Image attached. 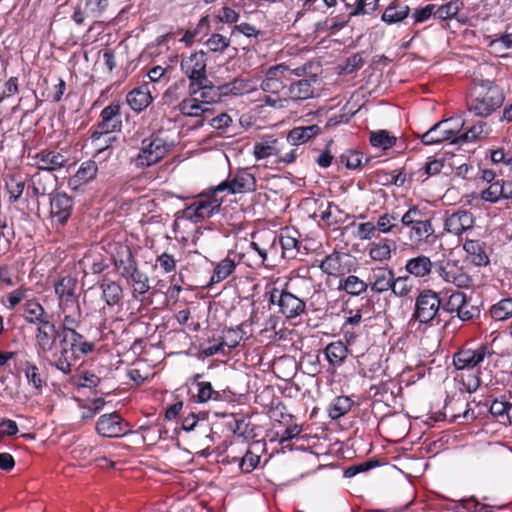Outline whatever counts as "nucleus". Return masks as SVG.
Instances as JSON below:
<instances>
[{"mask_svg":"<svg viewBox=\"0 0 512 512\" xmlns=\"http://www.w3.org/2000/svg\"><path fill=\"white\" fill-rule=\"evenodd\" d=\"M432 220L430 212L418 205H411L402 215L400 222L408 229L407 236L412 246L419 248L434 242L436 235Z\"/></svg>","mask_w":512,"mask_h":512,"instance_id":"nucleus-3","label":"nucleus"},{"mask_svg":"<svg viewBox=\"0 0 512 512\" xmlns=\"http://www.w3.org/2000/svg\"><path fill=\"white\" fill-rule=\"evenodd\" d=\"M394 271L388 266H379L371 268L367 283L369 288L374 293H384L390 290Z\"/></svg>","mask_w":512,"mask_h":512,"instance_id":"nucleus-22","label":"nucleus"},{"mask_svg":"<svg viewBox=\"0 0 512 512\" xmlns=\"http://www.w3.org/2000/svg\"><path fill=\"white\" fill-rule=\"evenodd\" d=\"M503 191L504 179H500L493 183H489L488 187L480 192V198L484 202L495 204L503 199Z\"/></svg>","mask_w":512,"mask_h":512,"instance_id":"nucleus-51","label":"nucleus"},{"mask_svg":"<svg viewBox=\"0 0 512 512\" xmlns=\"http://www.w3.org/2000/svg\"><path fill=\"white\" fill-rule=\"evenodd\" d=\"M89 131L91 146L95 151L94 157L105 154L106 152L107 156L110 155V148L112 144L117 141V137L113 135V133H104L103 130L95 127H91Z\"/></svg>","mask_w":512,"mask_h":512,"instance_id":"nucleus-32","label":"nucleus"},{"mask_svg":"<svg viewBox=\"0 0 512 512\" xmlns=\"http://www.w3.org/2000/svg\"><path fill=\"white\" fill-rule=\"evenodd\" d=\"M98 173V165L94 160L82 162L77 172L70 178L69 185L75 187L85 185L94 180Z\"/></svg>","mask_w":512,"mask_h":512,"instance_id":"nucleus-40","label":"nucleus"},{"mask_svg":"<svg viewBox=\"0 0 512 512\" xmlns=\"http://www.w3.org/2000/svg\"><path fill=\"white\" fill-rule=\"evenodd\" d=\"M489 134V128L486 122L478 121L471 127L467 128L458 136L459 143L475 142L486 138Z\"/></svg>","mask_w":512,"mask_h":512,"instance_id":"nucleus-48","label":"nucleus"},{"mask_svg":"<svg viewBox=\"0 0 512 512\" xmlns=\"http://www.w3.org/2000/svg\"><path fill=\"white\" fill-rule=\"evenodd\" d=\"M288 285V282L283 287L277 286V282L268 283L265 286V297L275 312L287 319H293L306 313V303L291 293L288 290Z\"/></svg>","mask_w":512,"mask_h":512,"instance_id":"nucleus-5","label":"nucleus"},{"mask_svg":"<svg viewBox=\"0 0 512 512\" xmlns=\"http://www.w3.org/2000/svg\"><path fill=\"white\" fill-rule=\"evenodd\" d=\"M245 332L240 326L236 328H228L223 330L221 341L224 347H227L229 350L236 348L240 341L243 339Z\"/></svg>","mask_w":512,"mask_h":512,"instance_id":"nucleus-60","label":"nucleus"},{"mask_svg":"<svg viewBox=\"0 0 512 512\" xmlns=\"http://www.w3.org/2000/svg\"><path fill=\"white\" fill-rule=\"evenodd\" d=\"M432 268L433 263L431 259L423 254L408 259L405 264L406 272L416 278L428 277L432 272Z\"/></svg>","mask_w":512,"mask_h":512,"instance_id":"nucleus-39","label":"nucleus"},{"mask_svg":"<svg viewBox=\"0 0 512 512\" xmlns=\"http://www.w3.org/2000/svg\"><path fill=\"white\" fill-rule=\"evenodd\" d=\"M396 244L393 240L383 238L378 242H372L368 246V254L374 261H387L392 256V250H395Z\"/></svg>","mask_w":512,"mask_h":512,"instance_id":"nucleus-43","label":"nucleus"},{"mask_svg":"<svg viewBox=\"0 0 512 512\" xmlns=\"http://www.w3.org/2000/svg\"><path fill=\"white\" fill-rule=\"evenodd\" d=\"M185 90V81L180 80L177 82H174L172 85H170L166 91L163 93L162 99L164 104L168 106H174L176 108V105H178V102H180L183 96Z\"/></svg>","mask_w":512,"mask_h":512,"instance_id":"nucleus-55","label":"nucleus"},{"mask_svg":"<svg viewBox=\"0 0 512 512\" xmlns=\"http://www.w3.org/2000/svg\"><path fill=\"white\" fill-rule=\"evenodd\" d=\"M5 187L9 193L10 202L16 203L24 192L25 182L15 175H11L8 180H6Z\"/></svg>","mask_w":512,"mask_h":512,"instance_id":"nucleus-62","label":"nucleus"},{"mask_svg":"<svg viewBox=\"0 0 512 512\" xmlns=\"http://www.w3.org/2000/svg\"><path fill=\"white\" fill-rule=\"evenodd\" d=\"M359 373L367 378L374 379L383 373L382 356L375 351L368 350L358 356Z\"/></svg>","mask_w":512,"mask_h":512,"instance_id":"nucleus-25","label":"nucleus"},{"mask_svg":"<svg viewBox=\"0 0 512 512\" xmlns=\"http://www.w3.org/2000/svg\"><path fill=\"white\" fill-rule=\"evenodd\" d=\"M491 352L486 345H478L475 349L463 347L453 355V365L457 370L473 369L484 361Z\"/></svg>","mask_w":512,"mask_h":512,"instance_id":"nucleus-18","label":"nucleus"},{"mask_svg":"<svg viewBox=\"0 0 512 512\" xmlns=\"http://www.w3.org/2000/svg\"><path fill=\"white\" fill-rule=\"evenodd\" d=\"M39 170L53 172L64 167L68 161L66 156L56 150L43 149L33 156Z\"/></svg>","mask_w":512,"mask_h":512,"instance_id":"nucleus-24","label":"nucleus"},{"mask_svg":"<svg viewBox=\"0 0 512 512\" xmlns=\"http://www.w3.org/2000/svg\"><path fill=\"white\" fill-rule=\"evenodd\" d=\"M462 7L463 2L460 0H451L442 5H436L435 18L439 20L455 18Z\"/></svg>","mask_w":512,"mask_h":512,"instance_id":"nucleus-53","label":"nucleus"},{"mask_svg":"<svg viewBox=\"0 0 512 512\" xmlns=\"http://www.w3.org/2000/svg\"><path fill=\"white\" fill-rule=\"evenodd\" d=\"M475 224V217L472 212L468 210H457L449 215L444 220V230L447 233L460 236L464 232L472 229Z\"/></svg>","mask_w":512,"mask_h":512,"instance_id":"nucleus-20","label":"nucleus"},{"mask_svg":"<svg viewBox=\"0 0 512 512\" xmlns=\"http://www.w3.org/2000/svg\"><path fill=\"white\" fill-rule=\"evenodd\" d=\"M24 373L28 384L32 386L37 393H41L42 388L46 385V380L40 373L39 367L35 363L26 361L24 363Z\"/></svg>","mask_w":512,"mask_h":512,"instance_id":"nucleus-49","label":"nucleus"},{"mask_svg":"<svg viewBox=\"0 0 512 512\" xmlns=\"http://www.w3.org/2000/svg\"><path fill=\"white\" fill-rule=\"evenodd\" d=\"M171 145L164 139L160 133H153L141 141V146L135 166L137 168H146L160 162L169 152Z\"/></svg>","mask_w":512,"mask_h":512,"instance_id":"nucleus-9","label":"nucleus"},{"mask_svg":"<svg viewBox=\"0 0 512 512\" xmlns=\"http://www.w3.org/2000/svg\"><path fill=\"white\" fill-rule=\"evenodd\" d=\"M319 268L328 276L342 277L354 269L353 257L345 252L333 251L320 262Z\"/></svg>","mask_w":512,"mask_h":512,"instance_id":"nucleus-15","label":"nucleus"},{"mask_svg":"<svg viewBox=\"0 0 512 512\" xmlns=\"http://www.w3.org/2000/svg\"><path fill=\"white\" fill-rule=\"evenodd\" d=\"M28 289L20 286L13 291L7 293L2 298V303L9 309L14 310L22 301L27 299Z\"/></svg>","mask_w":512,"mask_h":512,"instance_id":"nucleus-63","label":"nucleus"},{"mask_svg":"<svg viewBox=\"0 0 512 512\" xmlns=\"http://www.w3.org/2000/svg\"><path fill=\"white\" fill-rule=\"evenodd\" d=\"M220 102L229 96H240L251 90V81L244 78H234L230 82L217 84Z\"/></svg>","mask_w":512,"mask_h":512,"instance_id":"nucleus-34","label":"nucleus"},{"mask_svg":"<svg viewBox=\"0 0 512 512\" xmlns=\"http://www.w3.org/2000/svg\"><path fill=\"white\" fill-rule=\"evenodd\" d=\"M35 349L37 355L45 360L55 353L57 339L61 341V327L56 326L54 322L48 321L36 326L35 330Z\"/></svg>","mask_w":512,"mask_h":512,"instance_id":"nucleus-10","label":"nucleus"},{"mask_svg":"<svg viewBox=\"0 0 512 512\" xmlns=\"http://www.w3.org/2000/svg\"><path fill=\"white\" fill-rule=\"evenodd\" d=\"M176 109L181 115L186 117H201L209 111V109L201 102V99L189 91L188 95L178 102Z\"/></svg>","mask_w":512,"mask_h":512,"instance_id":"nucleus-35","label":"nucleus"},{"mask_svg":"<svg viewBox=\"0 0 512 512\" xmlns=\"http://www.w3.org/2000/svg\"><path fill=\"white\" fill-rule=\"evenodd\" d=\"M397 138L391 135L387 130H378L371 132L370 144L373 147L388 150L396 145Z\"/></svg>","mask_w":512,"mask_h":512,"instance_id":"nucleus-56","label":"nucleus"},{"mask_svg":"<svg viewBox=\"0 0 512 512\" xmlns=\"http://www.w3.org/2000/svg\"><path fill=\"white\" fill-rule=\"evenodd\" d=\"M102 300L107 306L119 305L123 299V289L119 283L109 278H104L99 283Z\"/></svg>","mask_w":512,"mask_h":512,"instance_id":"nucleus-38","label":"nucleus"},{"mask_svg":"<svg viewBox=\"0 0 512 512\" xmlns=\"http://www.w3.org/2000/svg\"><path fill=\"white\" fill-rule=\"evenodd\" d=\"M505 101L503 89L493 81L476 84L466 100L468 112L476 117L487 118L499 110Z\"/></svg>","mask_w":512,"mask_h":512,"instance_id":"nucleus-2","label":"nucleus"},{"mask_svg":"<svg viewBox=\"0 0 512 512\" xmlns=\"http://www.w3.org/2000/svg\"><path fill=\"white\" fill-rule=\"evenodd\" d=\"M132 426L118 412L101 415L95 424L97 434L103 438H121L131 433Z\"/></svg>","mask_w":512,"mask_h":512,"instance_id":"nucleus-13","label":"nucleus"},{"mask_svg":"<svg viewBox=\"0 0 512 512\" xmlns=\"http://www.w3.org/2000/svg\"><path fill=\"white\" fill-rule=\"evenodd\" d=\"M188 90L193 95H197L204 106L220 102L217 84L213 83L208 77H206V81L203 80L194 86H188Z\"/></svg>","mask_w":512,"mask_h":512,"instance_id":"nucleus-31","label":"nucleus"},{"mask_svg":"<svg viewBox=\"0 0 512 512\" xmlns=\"http://www.w3.org/2000/svg\"><path fill=\"white\" fill-rule=\"evenodd\" d=\"M449 134V130H445V124H434L423 134H416V137L420 139L421 143L426 146L440 144L443 142H449L446 135Z\"/></svg>","mask_w":512,"mask_h":512,"instance_id":"nucleus-45","label":"nucleus"},{"mask_svg":"<svg viewBox=\"0 0 512 512\" xmlns=\"http://www.w3.org/2000/svg\"><path fill=\"white\" fill-rule=\"evenodd\" d=\"M78 280L70 275L62 277L54 285L58 305L79 302L77 294Z\"/></svg>","mask_w":512,"mask_h":512,"instance_id":"nucleus-26","label":"nucleus"},{"mask_svg":"<svg viewBox=\"0 0 512 512\" xmlns=\"http://www.w3.org/2000/svg\"><path fill=\"white\" fill-rule=\"evenodd\" d=\"M369 284L355 275H348L339 282V290H344L351 296H359L367 291Z\"/></svg>","mask_w":512,"mask_h":512,"instance_id":"nucleus-47","label":"nucleus"},{"mask_svg":"<svg viewBox=\"0 0 512 512\" xmlns=\"http://www.w3.org/2000/svg\"><path fill=\"white\" fill-rule=\"evenodd\" d=\"M122 106L120 100L111 101L101 110L97 123L92 127L101 129L104 133L121 132L123 128Z\"/></svg>","mask_w":512,"mask_h":512,"instance_id":"nucleus-16","label":"nucleus"},{"mask_svg":"<svg viewBox=\"0 0 512 512\" xmlns=\"http://www.w3.org/2000/svg\"><path fill=\"white\" fill-rule=\"evenodd\" d=\"M314 68L319 70V64L313 61L294 68L291 66V80L285 93L290 100L299 102L314 97V84L318 79V71H313Z\"/></svg>","mask_w":512,"mask_h":512,"instance_id":"nucleus-4","label":"nucleus"},{"mask_svg":"<svg viewBox=\"0 0 512 512\" xmlns=\"http://www.w3.org/2000/svg\"><path fill=\"white\" fill-rule=\"evenodd\" d=\"M390 290L398 297H406L412 291V284L409 276H393Z\"/></svg>","mask_w":512,"mask_h":512,"instance_id":"nucleus-64","label":"nucleus"},{"mask_svg":"<svg viewBox=\"0 0 512 512\" xmlns=\"http://www.w3.org/2000/svg\"><path fill=\"white\" fill-rule=\"evenodd\" d=\"M410 13L409 6L403 0H393L384 10L382 21L387 24L401 22L408 17Z\"/></svg>","mask_w":512,"mask_h":512,"instance_id":"nucleus-41","label":"nucleus"},{"mask_svg":"<svg viewBox=\"0 0 512 512\" xmlns=\"http://www.w3.org/2000/svg\"><path fill=\"white\" fill-rule=\"evenodd\" d=\"M197 386V401L199 403H205L210 400L223 401L226 399V392L215 390L210 382L199 381L196 383Z\"/></svg>","mask_w":512,"mask_h":512,"instance_id":"nucleus-46","label":"nucleus"},{"mask_svg":"<svg viewBox=\"0 0 512 512\" xmlns=\"http://www.w3.org/2000/svg\"><path fill=\"white\" fill-rule=\"evenodd\" d=\"M320 132V127L315 124L309 126L294 127L289 131L287 140L292 145H300L317 136Z\"/></svg>","mask_w":512,"mask_h":512,"instance_id":"nucleus-44","label":"nucleus"},{"mask_svg":"<svg viewBox=\"0 0 512 512\" xmlns=\"http://www.w3.org/2000/svg\"><path fill=\"white\" fill-rule=\"evenodd\" d=\"M490 315L495 321H505L512 317V298H503L490 308Z\"/></svg>","mask_w":512,"mask_h":512,"instance_id":"nucleus-54","label":"nucleus"},{"mask_svg":"<svg viewBox=\"0 0 512 512\" xmlns=\"http://www.w3.org/2000/svg\"><path fill=\"white\" fill-rule=\"evenodd\" d=\"M300 233L294 228L286 227L281 230L277 241L282 249L283 258L293 259L300 251L302 243L299 241Z\"/></svg>","mask_w":512,"mask_h":512,"instance_id":"nucleus-27","label":"nucleus"},{"mask_svg":"<svg viewBox=\"0 0 512 512\" xmlns=\"http://www.w3.org/2000/svg\"><path fill=\"white\" fill-rule=\"evenodd\" d=\"M508 391L492 400L489 406V412L500 423L505 424V418L508 408Z\"/></svg>","mask_w":512,"mask_h":512,"instance_id":"nucleus-57","label":"nucleus"},{"mask_svg":"<svg viewBox=\"0 0 512 512\" xmlns=\"http://www.w3.org/2000/svg\"><path fill=\"white\" fill-rule=\"evenodd\" d=\"M207 53L203 50L195 51L189 55H182L180 70L189 81L188 86H194L206 81L207 75Z\"/></svg>","mask_w":512,"mask_h":512,"instance_id":"nucleus-11","label":"nucleus"},{"mask_svg":"<svg viewBox=\"0 0 512 512\" xmlns=\"http://www.w3.org/2000/svg\"><path fill=\"white\" fill-rule=\"evenodd\" d=\"M82 262L84 266L93 274H101L109 268L107 259L100 253L86 254Z\"/></svg>","mask_w":512,"mask_h":512,"instance_id":"nucleus-52","label":"nucleus"},{"mask_svg":"<svg viewBox=\"0 0 512 512\" xmlns=\"http://www.w3.org/2000/svg\"><path fill=\"white\" fill-rule=\"evenodd\" d=\"M22 311L25 322L35 326L48 321L52 317L35 298L27 299L22 306Z\"/></svg>","mask_w":512,"mask_h":512,"instance_id":"nucleus-30","label":"nucleus"},{"mask_svg":"<svg viewBox=\"0 0 512 512\" xmlns=\"http://www.w3.org/2000/svg\"><path fill=\"white\" fill-rule=\"evenodd\" d=\"M220 193L222 192L217 190V186L201 192L185 207L183 216L194 223H199L218 214L224 202V197L220 196Z\"/></svg>","mask_w":512,"mask_h":512,"instance_id":"nucleus-6","label":"nucleus"},{"mask_svg":"<svg viewBox=\"0 0 512 512\" xmlns=\"http://www.w3.org/2000/svg\"><path fill=\"white\" fill-rule=\"evenodd\" d=\"M241 263V257L236 251H228L226 257L217 262L214 266L213 274L211 276L212 283H220L228 278Z\"/></svg>","mask_w":512,"mask_h":512,"instance_id":"nucleus-28","label":"nucleus"},{"mask_svg":"<svg viewBox=\"0 0 512 512\" xmlns=\"http://www.w3.org/2000/svg\"><path fill=\"white\" fill-rule=\"evenodd\" d=\"M439 276L447 283L454 284L459 288H470L473 286V279L465 268L459 265L458 261L447 260L437 266Z\"/></svg>","mask_w":512,"mask_h":512,"instance_id":"nucleus-17","label":"nucleus"},{"mask_svg":"<svg viewBox=\"0 0 512 512\" xmlns=\"http://www.w3.org/2000/svg\"><path fill=\"white\" fill-rule=\"evenodd\" d=\"M291 65L279 63L268 67L264 72L260 88L264 93H278L287 90V81L291 80Z\"/></svg>","mask_w":512,"mask_h":512,"instance_id":"nucleus-14","label":"nucleus"},{"mask_svg":"<svg viewBox=\"0 0 512 512\" xmlns=\"http://www.w3.org/2000/svg\"><path fill=\"white\" fill-rule=\"evenodd\" d=\"M470 261L476 266H487L490 258L486 253V244L481 240L468 239L463 245Z\"/></svg>","mask_w":512,"mask_h":512,"instance_id":"nucleus-36","label":"nucleus"},{"mask_svg":"<svg viewBox=\"0 0 512 512\" xmlns=\"http://www.w3.org/2000/svg\"><path fill=\"white\" fill-rule=\"evenodd\" d=\"M277 252V236L269 232L266 241H251L246 252L239 253V257H241V263L252 269H258L273 266L268 262V256L276 255Z\"/></svg>","mask_w":512,"mask_h":512,"instance_id":"nucleus-8","label":"nucleus"},{"mask_svg":"<svg viewBox=\"0 0 512 512\" xmlns=\"http://www.w3.org/2000/svg\"><path fill=\"white\" fill-rule=\"evenodd\" d=\"M466 304V294L463 292H453L447 300L441 299V323L444 326L448 323V316H451L453 313H458L459 308Z\"/></svg>","mask_w":512,"mask_h":512,"instance_id":"nucleus-42","label":"nucleus"},{"mask_svg":"<svg viewBox=\"0 0 512 512\" xmlns=\"http://www.w3.org/2000/svg\"><path fill=\"white\" fill-rule=\"evenodd\" d=\"M78 328L61 330L60 349L49 360L51 366L65 375L72 372L73 364L95 350V342L77 331Z\"/></svg>","mask_w":512,"mask_h":512,"instance_id":"nucleus-1","label":"nucleus"},{"mask_svg":"<svg viewBox=\"0 0 512 512\" xmlns=\"http://www.w3.org/2000/svg\"><path fill=\"white\" fill-rule=\"evenodd\" d=\"M363 159L364 155L357 150H348L339 157L340 163L344 164L347 169L352 170L359 169L368 163L367 158H365V162H363Z\"/></svg>","mask_w":512,"mask_h":512,"instance_id":"nucleus-58","label":"nucleus"},{"mask_svg":"<svg viewBox=\"0 0 512 512\" xmlns=\"http://www.w3.org/2000/svg\"><path fill=\"white\" fill-rule=\"evenodd\" d=\"M112 261L121 277H125L131 271L138 267L136 258L131 248L122 243H116L112 253Z\"/></svg>","mask_w":512,"mask_h":512,"instance_id":"nucleus-21","label":"nucleus"},{"mask_svg":"<svg viewBox=\"0 0 512 512\" xmlns=\"http://www.w3.org/2000/svg\"><path fill=\"white\" fill-rule=\"evenodd\" d=\"M323 354L330 366L340 367L346 361L349 349L343 341L337 340L329 343L323 349Z\"/></svg>","mask_w":512,"mask_h":512,"instance_id":"nucleus-37","label":"nucleus"},{"mask_svg":"<svg viewBox=\"0 0 512 512\" xmlns=\"http://www.w3.org/2000/svg\"><path fill=\"white\" fill-rule=\"evenodd\" d=\"M398 216L394 213H384L377 218L375 227L378 233H392L395 229H399Z\"/></svg>","mask_w":512,"mask_h":512,"instance_id":"nucleus-59","label":"nucleus"},{"mask_svg":"<svg viewBox=\"0 0 512 512\" xmlns=\"http://www.w3.org/2000/svg\"><path fill=\"white\" fill-rule=\"evenodd\" d=\"M230 42V38L219 33H212L204 44L210 52L223 53L230 46Z\"/></svg>","mask_w":512,"mask_h":512,"instance_id":"nucleus-61","label":"nucleus"},{"mask_svg":"<svg viewBox=\"0 0 512 512\" xmlns=\"http://www.w3.org/2000/svg\"><path fill=\"white\" fill-rule=\"evenodd\" d=\"M61 330L79 328L82 324V310L79 302L58 305Z\"/></svg>","mask_w":512,"mask_h":512,"instance_id":"nucleus-29","label":"nucleus"},{"mask_svg":"<svg viewBox=\"0 0 512 512\" xmlns=\"http://www.w3.org/2000/svg\"><path fill=\"white\" fill-rule=\"evenodd\" d=\"M128 284L132 285V297L142 301L145 294L150 290L149 277L139 267L123 277Z\"/></svg>","mask_w":512,"mask_h":512,"instance_id":"nucleus-33","label":"nucleus"},{"mask_svg":"<svg viewBox=\"0 0 512 512\" xmlns=\"http://www.w3.org/2000/svg\"><path fill=\"white\" fill-rule=\"evenodd\" d=\"M255 175L249 168H238L231 172L228 178L217 185V190L227 191L229 194H246L256 191Z\"/></svg>","mask_w":512,"mask_h":512,"instance_id":"nucleus-12","label":"nucleus"},{"mask_svg":"<svg viewBox=\"0 0 512 512\" xmlns=\"http://www.w3.org/2000/svg\"><path fill=\"white\" fill-rule=\"evenodd\" d=\"M353 401L348 396H338L330 404L328 415L331 419L337 420L346 415L352 408Z\"/></svg>","mask_w":512,"mask_h":512,"instance_id":"nucleus-50","label":"nucleus"},{"mask_svg":"<svg viewBox=\"0 0 512 512\" xmlns=\"http://www.w3.org/2000/svg\"><path fill=\"white\" fill-rule=\"evenodd\" d=\"M149 83H143L126 94V103L136 114L145 111L153 102Z\"/></svg>","mask_w":512,"mask_h":512,"instance_id":"nucleus-23","label":"nucleus"},{"mask_svg":"<svg viewBox=\"0 0 512 512\" xmlns=\"http://www.w3.org/2000/svg\"><path fill=\"white\" fill-rule=\"evenodd\" d=\"M74 198L65 192H56L50 198V217L58 225L64 226L74 209Z\"/></svg>","mask_w":512,"mask_h":512,"instance_id":"nucleus-19","label":"nucleus"},{"mask_svg":"<svg viewBox=\"0 0 512 512\" xmlns=\"http://www.w3.org/2000/svg\"><path fill=\"white\" fill-rule=\"evenodd\" d=\"M441 297L432 289H423L415 298L412 320L428 326L441 325Z\"/></svg>","mask_w":512,"mask_h":512,"instance_id":"nucleus-7","label":"nucleus"}]
</instances>
